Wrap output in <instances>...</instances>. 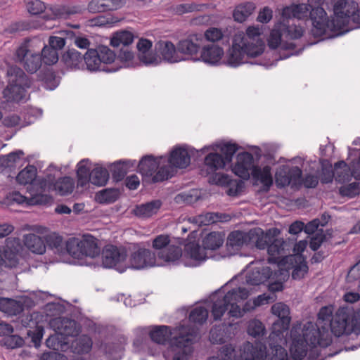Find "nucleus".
<instances>
[{
	"label": "nucleus",
	"instance_id": "nucleus-46",
	"mask_svg": "<svg viewBox=\"0 0 360 360\" xmlns=\"http://www.w3.org/2000/svg\"><path fill=\"white\" fill-rule=\"evenodd\" d=\"M91 339L86 335L76 338L72 342L70 345L72 352L78 354L88 353L91 350Z\"/></svg>",
	"mask_w": 360,
	"mask_h": 360
},
{
	"label": "nucleus",
	"instance_id": "nucleus-1",
	"mask_svg": "<svg viewBox=\"0 0 360 360\" xmlns=\"http://www.w3.org/2000/svg\"><path fill=\"white\" fill-rule=\"evenodd\" d=\"M314 21V34L316 37L323 36L328 30L338 32L335 36H340L349 32V29L342 30L349 21L360 27V8L353 0H337L333 6V16L331 19L323 8H317L311 13Z\"/></svg>",
	"mask_w": 360,
	"mask_h": 360
},
{
	"label": "nucleus",
	"instance_id": "nucleus-28",
	"mask_svg": "<svg viewBox=\"0 0 360 360\" xmlns=\"http://www.w3.org/2000/svg\"><path fill=\"white\" fill-rule=\"evenodd\" d=\"M160 166L159 160L153 155H143L137 165L138 172L142 175L143 182L148 180Z\"/></svg>",
	"mask_w": 360,
	"mask_h": 360
},
{
	"label": "nucleus",
	"instance_id": "nucleus-35",
	"mask_svg": "<svg viewBox=\"0 0 360 360\" xmlns=\"http://www.w3.org/2000/svg\"><path fill=\"white\" fill-rule=\"evenodd\" d=\"M22 325L26 328L35 327L34 330H27V335L31 338L32 342L35 347L40 346L41 341L44 335V329L43 326H39L37 321H33L32 315L27 316L25 320H22Z\"/></svg>",
	"mask_w": 360,
	"mask_h": 360
},
{
	"label": "nucleus",
	"instance_id": "nucleus-20",
	"mask_svg": "<svg viewBox=\"0 0 360 360\" xmlns=\"http://www.w3.org/2000/svg\"><path fill=\"white\" fill-rule=\"evenodd\" d=\"M302 178V170L298 166L290 167L288 165L281 166L276 173V183L278 187L282 188L290 183L300 182Z\"/></svg>",
	"mask_w": 360,
	"mask_h": 360
},
{
	"label": "nucleus",
	"instance_id": "nucleus-33",
	"mask_svg": "<svg viewBox=\"0 0 360 360\" xmlns=\"http://www.w3.org/2000/svg\"><path fill=\"white\" fill-rule=\"evenodd\" d=\"M79 253L82 255L95 257L100 255L101 249L96 238L90 234L84 235L79 242Z\"/></svg>",
	"mask_w": 360,
	"mask_h": 360
},
{
	"label": "nucleus",
	"instance_id": "nucleus-5",
	"mask_svg": "<svg viewBox=\"0 0 360 360\" xmlns=\"http://www.w3.org/2000/svg\"><path fill=\"white\" fill-rule=\"evenodd\" d=\"M264 42L261 39L256 41H248L245 34L238 32L233 35L232 45L227 53V60L225 63L229 66L236 68L244 63L245 55L248 58H256L264 51Z\"/></svg>",
	"mask_w": 360,
	"mask_h": 360
},
{
	"label": "nucleus",
	"instance_id": "nucleus-12",
	"mask_svg": "<svg viewBox=\"0 0 360 360\" xmlns=\"http://www.w3.org/2000/svg\"><path fill=\"white\" fill-rule=\"evenodd\" d=\"M127 257V252L124 248L106 245L101 253L102 266L105 269H115L120 273H123L127 268L123 265Z\"/></svg>",
	"mask_w": 360,
	"mask_h": 360
},
{
	"label": "nucleus",
	"instance_id": "nucleus-13",
	"mask_svg": "<svg viewBox=\"0 0 360 360\" xmlns=\"http://www.w3.org/2000/svg\"><path fill=\"white\" fill-rule=\"evenodd\" d=\"M203 42L202 33L189 34L186 38L179 40L177 43L179 55L186 58V60L199 61V55Z\"/></svg>",
	"mask_w": 360,
	"mask_h": 360
},
{
	"label": "nucleus",
	"instance_id": "nucleus-40",
	"mask_svg": "<svg viewBox=\"0 0 360 360\" xmlns=\"http://www.w3.org/2000/svg\"><path fill=\"white\" fill-rule=\"evenodd\" d=\"M60 319L58 328L60 330V335L76 337L79 335L80 326L75 320L67 317H62Z\"/></svg>",
	"mask_w": 360,
	"mask_h": 360
},
{
	"label": "nucleus",
	"instance_id": "nucleus-31",
	"mask_svg": "<svg viewBox=\"0 0 360 360\" xmlns=\"http://www.w3.org/2000/svg\"><path fill=\"white\" fill-rule=\"evenodd\" d=\"M61 62L68 69H84L83 55L74 48H68L62 54Z\"/></svg>",
	"mask_w": 360,
	"mask_h": 360
},
{
	"label": "nucleus",
	"instance_id": "nucleus-14",
	"mask_svg": "<svg viewBox=\"0 0 360 360\" xmlns=\"http://www.w3.org/2000/svg\"><path fill=\"white\" fill-rule=\"evenodd\" d=\"M128 267L135 270L163 265L162 262L158 263L157 262L155 252L145 248H138L137 250L131 252Z\"/></svg>",
	"mask_w": 360,
	"mask_h": 360
},
{
	"label": "nucleus",
	"instance_id": "nucleus-49",
	"mask_svg": "<svg viewBox=\"0 0 360 360\" xmlns=\"http://www.w3.org/2000/svg\"><path fill=\"white\" fill-rule=\"evenodd\" d=\"M109 179V172L108 169L103 167H96L91 170V182L92 184L103 186Z\"/></svg>",
	"mask_w": 360,
	"mask_h": 360
},
{
	"label": "nucleus",
	"instance_id": "nucleus-55",
	"mask_svg": "<svg viewBox=\"0 0 360 360\" xmlns=\"http://www.w3.org/2000/svg\"><path fill=\"white\" fill-rule=\"evenodd\" d=\"M25 340L18 335L8 334L0 340V345L7 349H13L21 347L24 345Z\"/></svg>",
	"mask_w": 360,
	"mask_h": 360
},
{
	"label": "nucleus",
	"instance_id": "nucleus-37",
	"mask_svg": "<svg viewBox=\"0 0 360 360\" xmlns=\"http://www.w3.org/2000/svg\"><path fill=\"white\" fill-rule=\"evenodd\" d=\"M184 251L190 258L195 261L202 262L206 260L207 256L206 255L204 248L201 247L198 243L193 241H188V240H184Z\"/></svg>",
	"mask_w": 360,
	"mask_h": 360
},
{
	"label": "nucleus",
	"instance_id": "nucleus-42",
	"mask_svg": "<svg viewBox=\"0 0 360 360\" xmlns=\"http://www.w3.org/2000/svg\"><path fill=\"white\" fill-rule=\"evenodd\" d=\"M278 27H281L283 37L287 39H297L303 35V27L300 25H296L295 22H290V20L285 22H279Z\"/></svg>",
	"mask_w": 360,
	"mask_h": 360
},
{
	"label": "nucleus",
	"instance_id": "nucleus-54",
	"mask_svg": "<svg viewBox=\"0 0 360 360\" xmlns=\"http://www.w3.org/2000/svg\"><path fill=\"white\" fill-rule=\"evenodd\" d=\"M208 318V310L202 306L195 307L189 314V321L195 324L202 325Z\"/></svg>",
	"mask_w": 360,
	"mask_h": 360
},
{
	"label": "nucleus",
	"instance_id": "nucleus-43",
	"mask_svg": "<svg viewBox=\"0 0 360 360\" xmlns=\"http://www.w3.org/2000/svg\"><path fill=\"white\" fill-rule=\"evenodd\" d=\"M89 160L83 159L77 165V186L84 187L91 180V171L89 166Z\"/></svg>",
	"mask_w": 360,
	"mask_h": 360
},
{
	"label": "nucleus",
	"instance_id": "nucleus-24",
	"mask_svg": "<svg viewBox=\"0 0 360 360\" xmlns=\"http://www.w3.org/2000/svg\"><path fill=\"white\" fill-rule=\"evenodd\" d=\"M233 292H221L219 290L215 291L210 297L212 302V314L213 319L215 321L220 320L221 316L228 310L230 302L229 298L231 296Z\"/></svg>",
	"mask_w": 360,
	"mask_h": 360
},
{
	"label": "nucleus",
	"instance_id": "nucleus-7",
	"mask_svg": "<svg viewBox=\"0 0 360 360\" xmlns=\"http://www.w3.org/2000/svg\"><path fill=\"white\" fill-rule=\"evenodd\" d=\"M8 85L3 91V98L7 103H24L27 101V89L32 84V79L17 65H9L6 70Z\"/></svg>",
	"mask_w": 360,
	"mask_h": 360
},
{
	"label": "nucleus",
	"instance_id": "nucleus-22",
	"mask_svg": "<svg viewBox=\"0 0 360 360\" xmlns=\"http://www.w3.org/2000/svg\"><path fill=\"white\" fill-rule=\"evenodd\" d=\"M217 44H207L201 47L199 61H202L210 65H218L224 55V48Z\"/></svg>",
	"mask_w": 360,
	"mask_h": 360
},
{
	"label": "nucleus",
	"instance_id": "nucleus-50",
	"mask_svg": "<svg viewBox=\"0 0 360 360\" xmlns=\"http://www.w3.org/2000/svg\"><path fill=\"white\" fill-rule=\"evenodd\" d=\"M118 188H105L96 194V200L101 204H110L115 202L120 197Z\"/></svg>",
	"mask_w": 360,
	"mask_h": 360
},
{
	"label": "nucleus",
	"instance_id": "nucleus-44",
	"mask_svg": "<svg viewBox=\"0 0 360 360\" xmlns=\"http://www.w3.org/2000/svg\"><path fill=\"white\" fill-rule=\"evenodd\" d=\"M53 191H56L57 194L65 196L72 193L75 188V181L70 176L60 177L52 185Z\"/></svg>",
	"mask_w": 360,
	"mask_h": 360
},
{
	"label": "nucleus",
	"instance_id": "nucleus-61",
	"mask_svg": "<svg viewBox=\"0 0 360 360\" xmlns=\"http://www.w3.org/2000/svg\"><path fill=\"white\" fill-rule=\"evenodd\" d=\"M205 8H207L205 4H198L195 3L181 4L174 7L173 11L175 14L181 15L187 13L201 11H203Z\"/></svg>",
	"mask_w": 360,
	"mask_h": 360
},
{
	"label": "nucleus",
	"instance_id": "nucleus-59",
	"mask_svg": "<svg viewBox=\"0 0 360 360\" xmlns=\"http://www.w3.org/2000/svg\"><path fill=\"white\" fill-rule=\"evenodd\" d=\"M29 198L22 195L19 191H12L6 194L3 200L4 204L11 206L14 204L27 205Z\"/></svg>",
	"mask_w": 360,
	"mask_h": 360
},
{
	"label": "nucleus",
	"instance_id": "nucleus-11",
	"mask_svg": "<svg viewBox=\"0 0 360 360\" xmlns=\"http://www.w3.org/2000/svg\"><path fill=\"white\" fill-rule=\"evenodd\" d=\"M169 237L159 235L153 240V248L156 250V258L165 263L179 264L182 256L181 248L175 245H169Z\"/></svg>",
	"mask_w": 360,
	"mask_h": 360
},
{
	"label": "nucleus",
	"instance_id": "nucleus-2",
	"mask_svg": "<svg viewBox=\"0 0 360 360\" xmlns=\"http://www.w3.org/2000/svg\"><path fill=\"white\" fill-rule=\"evenodd\" d=\"M179 330V335L172 338L171 327L162 325L156 326L149 333L151 342L166 345L169 341V346L163 353L166 360H187L193 352L192 345L196 332L184 325L180 326Z\"/></svg>",
	"mask_w": 360,
	"mask_h": 360
},
{
	"label": "nucleus",
	"instance_id": "nucleus-47",
	"mask_svg": "<svg viewBox=\"0 0 360 360\" xmlns=\"http://www.w3.org/2000/svg\"><path fill=\"white\" fill-rule=\"evenodd\" d=\"M174 176V169L169 165L162 166L158 167L156 172L148 177V180H146V184H156L162 182L165 180H167Z\"/></svg>",
	"mask_w": 360,
	"mask_h": 360
},
{
	"label": "nucleus",
	"instance_id": "nucleus-25",
	"mask_svg": "<svg viewBox=\"0 0 360 360\" xmlns=\"http://www.w3.org/2000/svg\"><path fill=\"white\" fill-rule=\"evenodd\" d=\"M155 50L162 56L165 61L169 63H178L186 59L179 55L177 44L175 46L170 41H159L155 44Z\"/></svg>",
	"mask_w": 360,
	"mask_h": 360
},
{
	"label": "nucleus",
	"instance_id": "nucleus-57",
	"mask_svg": "<svg viewBox=\"0 0 360 360\" xmlns=\"http://www.w3.org/2000/svg\"><path fill=\"white\" fill-rule=\"evenodd\" d=\"M96 50L98 51L101 64L105 67L108 64H111L115 61L116 54L107 46L99 45Z\"/></svg>",
	"mask_w": 360,
	"mask_h": 360
},
{
	"label": "nucleus",
	"instance_id": "nucleus-30",
	"mask_svg": "<svg viewBox=\"0 0 360 360\" xmlns=\"http://www.w3.org/2000/svg\"><path fill=\"white\" fill-rule=\"evenodd\" d=\"M136 160H120L111 164L110 171L113 181H122L130 169L136 167Z\"/></svg>",
	"mask_w": 360,
	"mask_h": 360
},
{
	"label": "nucleus",
	"instance_id": "nucleus-48",
	"mask_svg": "<svg viewBox=\"0 0 360 360\" xmlns=\"http://www.w3.org/2000/svg\"><path fill=\"white\" fill-rule=\"evenodd\" d=\"M37 168L28 165L22 169L16 176V181L21 185L32 184L37 177Z\"/></svg>",
	"mask_w": 360,
	"mask_h": 360
},
{
	"label": "nucleus",
	"instance_id": "nucleus-58",
	"mask_svg": "<svg viewBox=\"0 0 360 360\" xmlns=\"http://www.w3.org/2000/svg\"><path fill=\"white\" fill-rule=\"evenodd\" d=\"M23 154L24 153L22 150H18L7 155H2L0 158V165L1 167L5 168L14 167L15 166V164L20 160V156Z\"/></svg>",
	"mask_w": 360,
	"mask_h": 360
},
{
	"label": "nucleus",
	"instance_id": "nucleus-17",
	"mask_svg": "<svg viewBox=\"0 0 360 360\" xmlns=\"http://www.w3.org/2000/svg\"><path fill=\"white\" fill-rule=\"evenodd\" d=\"M15 60L23 63V66L27 72H36L42 65L41 56L39 53H33L25 45L19 46L15 53Z\"/></svg>",
	"mask_w": 360,
	"mask_h": 360
},
{
	"label": "nucleus",
	"instance_id": "nucleus-23",
	"mask_svg": "<svg viewBox=\"0 0 360 360\" xmlns=\"http://www.w3.org/2000/svg\"><path fill=\"white\" fill-rule=\"evenodd\" d=\"M34 302L30 297L21 300L11 298H0V311L8 316H16L23 311L25 307L30 308L34 306Z\"/></svg>",
	"mask_w": 360,
	"mask_h": 360
},
{
	"label": "nucleus",
	"instance_id": "nucleus-6",
	"mask_svg": "<svg viewBox=\"0 0 360 360\" xmlns=\"http://www.w3.org/2000/svg\"><path fill=\"white\" fill-rule=\"evenodd\" d=\"M236 162L232 168L233 172L238 177L248 180L250 178V171L254 179L259 180L262 184V191L268 192L273 185V177L271 173V167L269 165L262 169L253 165L254 158L247 151L239 153L236 156Z\"/></svg>",
	"mask_w": 360,
	"mask_h": 360
},
{
	"label": "nucleus",
	"instance_id": "nucleus-29",
	"mask_svg": "<svg viewBox=\"0 0 360 360\" xmlns=\"http://www.w3.org/2000/svg\"><path fill=\"white\" fill-rule=\"evenodd\" d=\"M162 205V202L160 200H153L136 205L131 213L139 218H150L158 213Z\"/></svg>",
	"mask_w": 360,
	"mask_h": 360
},
{
	"label": "nucleus",
	"instance_id": "nucleus-3",
	"mask_svg": "<svg viewBox=\"0 0 360 360\" xmlns=\"http://www.w3.org/2000/svg\"><path fill=\"white\" fill-rule=\"evenodd\" d=\"M291 338L290 352L292 360H302L307 355L308 346L316 347L319 345L325 348L332 342L328 328L311 321L304 324L302 335L292 330Z\"/></svg>",
	"mask_w": 360,
	"mask_h": 360
},
{
	"label": "nucleus",
	"instance_id": "nucleus-60",
	"mask_svg": "<svg viewBox=\"0 0 360 360\" xmlns=\"http://www.w3.org/2000/svg\"><path fill=\"white\" fill-rule=\"evenodd\" d=\"M42 61L47 65L56 63L59 59L58 52L46 44L44 45L40 54Z\"/></svg>",
	"mask_w": 360,
	"mask_h": 360
},
{
	"label": "nucleus",
	"instance_id": "nucleus-38",
	"mask_svg": "<svg viewBox=\"0 0 360 360\" xmlns=\"http://www.w3.org/2000/svg\"><path fill=\"white\" fill-rule=\"evenodd\" d=\"M6 240L7 243L3 253L2 265L9 269L15 268L19 264L18 252L20 251V245L17 247L10 246V242Z\"/></svg>",
	"mask_w": 360,
	"mask_h": 360
},
{
	"label": "nucleus",
	"instance_id": "nucleus-45",
	"mask_svg": "<svg viewBox=\"0 0 360 360\" xmlns=\"http://www.w3.org/2000/svg\"><path fill=\"white\" fill-rule=\"evenodd\" d=\"M224 234L221 232L212 231L209 233L202 239V246L204 249L215 250L219 249L223 244Z\"/></svg>",
	"mask_w": 360,
	"mask_h": 360
},
{
	"label": "nucleus",
	"instance_id": "nucleus-27",
	"mask_svg": "<svg viewBox=\"0 0 360 360\" xmlns=\"http://www.w3.org/2000/svg\"><path fill=\"white\" fill-rule=\"evenodd\" d=\"M152 41L147 39L141 38L139 40L136 47L139 51L138 58L139 63H142L144 65H157L160 61L158 58L153 54L149 52L152 47Z\"/></svg>",
	"mask_w": 360,
	"mask_h": 360
},
{
	"label": "nucleus",
	"instance_id": "nucleus-53",
	"mask_svg": "<svg viewBox=\"0 0 360 360\" xmlns=\"http://www.w3.org/2000/svg\"><path fill=\"white\" fill-rule=\"evenodd\" d=\"M295 6H297V9H295V19H297V21L300 20L301 19H303L308 15L310 18V20H311L312 23V28H311V34L314 37H316L314 34L313 29L314 28V21L311 16V13L313 10L317 8H322L321 6H316L314 7L311 4H295Z\"/></svg>",
	"mask_w": 360,
	"mask_h": 360
},
{
	"label": "nucleus",
	"instance_id": "nucleus-51",
	"mask_svg": "<svg viewBox=\"0 0 360 360\" xmlns=\"http://www.w3.org/2000/svg\"><path fill=\"white\" fill-rule=\"evenodd\" d=\"M134 39V34L129 31L117 32L111 38L110 45L113 47H118L120 44L127 46L133 42Z\"/></svg>",
	"mask_w": 360,
	"mask_h": 360
},
{
	"label": "nucleus",
	"instance_id": "nucleus-16",
	"mask_svg": "<svg viewBox=\"0 0 360 360\" xmlns=\"http://www.w3.org/2000/svg\"><path fill=\"white\" fill-rule=\"evenodd\" d=\"M196 153L200 157V151L194 148L185 146H176L170 152L168 158L169 165L172 168L185 169L191 163V157Z\"/></svg>",
	"mask_w": 360,
	"mask_h": 360
},
{
	"label": "nucleus",
	"instance_id": "nucleus-41",
	"mask_svg": "<svg viewBox=\"0 0 360 360\" xmlns=\"http://www.w3.org/2000/svg\"><path fill=\"white\" fill-rule=\"evenodd\" d=\"M256 8L253 2L248 1L237 5L233 11V20L238 22H245Z\"/></svg>",
	"mask_w": 360,
	"mask_h": 360
},
{
	"label": "nucleus",
	"instance_id": "nucleus-32",
	"mask_svg": "<svg viewBox=\"0 0 360 360\" xmlns=\"http://www.w3.org/2000/svg\"><path fill=\"white\" fill-rule=\"evenodd\" d=\"M203 35L204 41L206 39L210 44H217L225 46H230V41L233 36L231 34L222 32L221 30L217 27L208 28Z\"/></svg>",
	"mask_w": 360,
	"mask_h": 360
},
{
	"label": "nucleus",
	"instance_id": "nucleus-52",
	"mask_svg": "<svg viewBox=\"0 0 360 360\" xmlns=\"http://www.w3.org/2000/svg\"><path fill=\"white\" fill-rule=\"evenodd\" d=\"M51 15H44L43 18L46 20L67 19L70 15L77 13L75 8H70L65 6H54L51 8Z\"/></svg>",
	"mask_w": 360,
	"mask_h": 360
},
{
	"label": "nucleus",
	"instance_id": "nucleus-4",
	"mask_svg": "<svg viewBox=\"0 0 360 360\" xmlns=\"http://www.w3.org/2000/svg\"><path fill=\"white\" fill-rule=\"evenodd\" d=\"M277 336L272 332L266 342H245L238 350L234 348V360H289L288 352L278 344Z\"/></svg>",
	"mask_w": 360,
	"mask_h": 360
},
{
	"label": "nucleus",
	"instance_id": "nucleus-26",
	"mask_svg": "<svg viewBox=\"0 0 360 360\" xmlns=\"http://www.w3.org/2000/svg\"><path fill=\"white\" fill-rule=\"evenodd\" d=\"M101 58L96 49H89L83 55L84 66L91 72L103 71L106 72H115L120 68L110 69L101 63Z\"/></svg>",
	"mask_w": 360,
	"mask_h": 360
},
{
	"label": "nucleus",
	"instance_id": "nucleus-10",
	"mask_svg": "<svg viewBox=\"0 0 360 360\" xmlns=\"http://www.w3.org/2000/svg\"><path fill=\"white\" fill-rule=\"evenodd\" d=\"M282 37H283V31L281 27H278V22H277L274 25V27L271 30L267 39L268 46L269 49L275 50L278 46L281 48L278 53V57L275 58V60L276 61L286 59L291 56H298L303 51L306 46H309L314 44L310 43L307 45H303L299 49L290 53L288 51H293L296 47V44L293 42L283 41Z\"/></svg>",
	"mask_w": 360,
	"mask_h": 360
},
{
	"label": "nucleus",
	"instance_id": "nucleus-9",
	"mask_svg": "<svg viewBox=\"0 0 360 360\" xmlns=\"http://www.w3.org/2000/svg\"><path fill=\"white\" fill-rule=\"evenodd\" d=\"M335 337L360 334V308L356 310L342 309L328 325V328Z\"/></svg>",
	"mask_w": 360,
	"mask_h": 360
},
{
	"label": "nucleus",
	"instance_id": "nucleus-56",
	"mask_svg": "<svg viewBox=\"0 0 360 360\" xmlns=\"http://www.w3.org/2000/svg\"><path fill=\"white\" fill-rule=\"evenodd\" d=\"M45 245L54 252L60 253L63 249V237L53 233L49 234L45 237Z\"/></svg>",
	"mask_w": 360,
	"mask_h": 360
},
{
	"label": "nucleus",
	"instance_id": "nucleus-19",
	"mask_svg": "<svg viewBox=\"0 0 360 360\" xmlns=\"http://www.w3.org/2000/svg\"><path fill=\"white\" fill-rule=\"evenodd\" d=\"M272 313L278 317L277 321L273 323L274 331L279 335L288 330L291 317L290 316V309L288 306L283 302H278L271 307Z\"/></svg>",
	"mask_w": 360,
	"mask_h": 360
},
{
	"label": "nucleus",
	"instance_id": "nucleus-62",
	"mask_svg": "<svg viewBox=\"0 0 360 360\" xmlns=\"http://www.w3.org/2000/svg\"><path fill=\"white\" fill-rule=\"evenodd\" d=\"M339 194L342 197L354 198L360 194V183L353 182L342 186L338 189Z\"/></svg>",
	"mask_w": 360,
	"mask_h": 360
},
{
	"label": "nucleus",
	"instance_id": "nucleus-8",
	"mask_svg": "<svg viewBox=\"0 0 360 360\" xmlns=\"http://www.w3.org/2000/svg\"><path fill=\"white\" fill-rule=\"evenodd\" d=\"M239 148L240 147L237 143L229 142L217 143L208 146H205L201 148L199 150L200 156L210 149L214 150L219 149L221 153L211 152L205 156L204 163L206 167L207 174L214 173L217 170L223 169L226 164L231 163L233 155Z\"/></svg>",
	"mask_w": 360,
	"mask_h": 360
},
{
	"label": "nucleus",
	"instance_id": "nucleus-18",
	"mask_svg": "<svg viewBox=\"0 0 360 360\" xmlns=\"http://www.w3.org/2000/svg\"><path fill=\"white\" fill-rule=\"evenodd\" d=\"M281 231L272 228L264 232L261 228H254L248 231V246L255 245L259 250L267 249L271 238L279 236Z\"/></svg>",
	"mask_w": 360,
	"mask_h": 360
},
{
	"label": "nucleus",
	"instance_id": "nucleus-34",
	"mask_svg": "<svg viewBox=\"0 0 360 360\" xmlns=\"http://www.w3.org/2000/svg\"><path fill=\"white\" fill-rule=\"evenodd\" d=\"M101 349L108 360H120L124 354V347L122 342L116 340L102 342Z\"/></svg>",
	"mask_w": 360,
	"mask_h": 360
},
{
	"label": "nucleus",
	"instance_id": "nucleus-39",
	"mask_svg": "<svg viewBox=\"0 0 360 360\" xmlns=\"http://www.w3.org/2000/svg\"><path fill=\"white\" fill-rule=\"evenodd\" d=\"M23 243L25 246L33 253L42 255L46 251V245L42 238L34 233L24 236Z\"/></svg>",
	"mask_w": 360,
	"mask_h": 360
},
{
	"label": "nucleus",
	"instance_id": "nucleus-63",
	"mask_svg": "<svg viewBox=\"0 0 360 360\" xmlns=\"http://www.w3.org/2000/svg\"><path fill=\"white\" fill-rule=\"evenodd\" d=\"M40 79L44 82L46 89L49 90L55 89L59 84L55 73L49 70L44 71L40 74Z\"/></svg>",
	"mask_w": 360,
	"mask_h": 360
},
{
	"label": "nucleus",
	"instance_id": "nucleus-15",
	"mask_svg": "<svg viewBox=\"0 0 360 360\" xmlns=\"http://www.w3.org/2000/svg\"><path fill=\"white\" fill-rule=\"evenodd\" d=\"M280 276H283V280L286 281L289 276V273L284 269H279L273 271L269 266L257 267L246 276V283L251 285H259L270 278H277Z\"/></svg>",
	"mask_w": 360,
	"mask_h": 360
},
{
	"label": "nucleus",
	"instance_id": "nucleus-36",
	"mask_svg": "<svg viewBox=\"0 0 360 360\" xmlns=\"http://www.w3.org/2000/svg\"><path fill=\"white\" fill-rule=\"evenodd\" d=\"M248 232L241 231H235L229 235L226 243L229 252H235L238 250L243 245L248 246Z\"/></svg>",
	"mask_w": 360,
	"mask_h": 360
},
{
	"label": "nucleus",
	"instance_id": "nucleus-21",
	"mask_svg": "<svg viewBox=\"0 0 360 360\" xmlns=\"http://www.w3.org/2000/svg\"><path fill=\"white\" fill-rule=\"evenodd\" d=\"M293 240L289 239V241H285L283 238L275 236L271 238L268 248L267 252L269 255L267 261L269 264H276L278 262V255H285L292 248Z\"/></svg>",
	"mask_w": 360,
	"mask_h": 360
},
{
	"label": "nucleus",
	"instance_id": "nucleus-64",
	"mask_svg": "<svg viewBox=\"0 0 360 360\" xmlns=\"http://www.w3.org/2000/svg\"><path fill=\"white\" fill-rule=\"evenodd\" d=\"M234 347L231 345H225L219 349L217 356H211L207 360H234Z\"/></svg>",
	"mask_w": 360,
	"mask_h": 360
}]
</instances>
